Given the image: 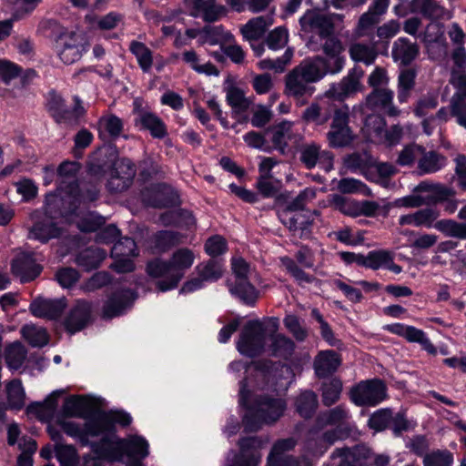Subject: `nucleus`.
<instances>
[{
    "mask_svg": "<svg viewBox=\"0 0 466 466\" xmlns=\"http://www.w3.org/2000/svg\"><path fill=\"white\" fill-rule=\"evenodd\" d=\"M6 405L10 410H21L25 405V393L19 380H13L5 385Z\"/></svg>",
    "mask_w": 466,
    "mask_h": 466,
    "instance_id": "38",
    "label": "nucleus"
},
{
    "mask_svg": "<svg viewBox=\"0 0 466 466\" xmlns=\"http://www.w3.org/2000/svg\"><path fill=\"white\" fill-rule=\"evenodd\" d=\"M135 176L136 168L129 159L123 158L116 161L107 182L108 190L113 193L127 190L131 186Z\"/></svg>",
    "mask_w": 466,
    "mask_h": 466,
    "instance_id": "14",
    "label": "nucleus"
},
{
    "mask_svg": "<svg viewBox=\"0 0 466 466\" xmlns=\"http://www.w3.org/2000/svg\"><path fill=\"white\" fill-rule=\"evenodd\" d=\"M289 41V32L283 26L276 27L267 36L266 43L268 48L279 50L283 48Z\"/></svg>",
    "mask_w": 466,
    "mask_h": 466,
    "instance_id": "63",
    "label": "nucleus"
},
{
    "mask_svg": "<svg viewBox=\"0 0 466 466\" xmlns=\"http://www.w3.org/2000/svg\"><path fill=\"white\" fill-rule=\"evenodd\" d=\"M417 73L412 68H406L400 72L398 76V101L400 103H406L410 97L411 91L415 86V79Z\"/></svg>",
    "mask_w": 466,
    "mask_h": 466,
    "instance_id": "34",
    "label": "nucleus"
},
{
    "mask_svg": "<svg viewBox=\"0 0 466 466\" xmlns=\"http://www.w3.org/2000/svg\"><path fill=\"white\" fill-rule=\"evenodd\" d=\"M317 407V395L311 390L302 392L296 400L297 411L303 418H310Z\"/></svg>",
    "mask_w": 466,
    "mask_h": 466,
    "instance_id": "51",
    "label": "nucleus"
},
{
    "mask_svg": "<svg viewBox=\"0 0 466 466\" xmlns=\"http://www.w3.org/2000/svg\"><path fill=\"white\" fill-rule=\"evenodd\" d=\"M350 107L343 106L334 110L330 130L327 133V139L332 147H344L353 140V135L349 127Z\"/></svg>",
    "mask_w": 466,
    "mask_h": 466,
    "instance_id": "11",
    "label": "nucleus"
},
{
    "mask_svg": "<svg viewBox=\"0 0 466 466\" xmlns=\"http://www.w3.org/2000/svg\"><path fill=\"white\" fill-rule=\"evenodd\" d=\"M287 404L285 400L268 395H256L248 406V413L243 419L246 431H257L263 424L271 425L283 415Z\"/></svg>",
    "mask_w": 466,
    "mask_h": 466,
    "instance_id": "4",
    "label": "nucleus"
},
{
    "mask_svg": "<svg viewBox=\"0 0 466 466\" xmlns=\"http://www.w3.org/2000/svg\"><path fill=\"white\" fill-rule=\"evenodd\" d=\"M269 337L270 344L268 350L270 351V355L288 360L293 354L295 343L291 339L277 332L269 335Z\"/></svg>",
    "mask_w": 466,
    "mask_h": 466,
    "instance_id": "29",
    "label": "nucleus"
},
{
    "mask_svg": "<svg viewBox=\"0 0 466 466\" xmlns=\"http://www.w3.org/2000/svg\"><path fill=\"white\" fill-rule=\"evenodd\" d=\"M92 305L85 299H78L71 307L64 319L66 329L73 334L80 331L91 321Z\"/></svg>",
    "mask_w": 466,
    "mask_h": 466,
    "instance_id": "15",
    "label": "nucleus"
},
{
    "mask_svg": "<svg viewBox=\"0 0 466 466\" xmlns=\"http://www.w3.org/2000/svg\"><path fill=\"white\" fill-rule=\"evenodd\" d=\"M182 57L185 63L198 74L206 76H218L219 74V71L212 63L207 62L200 64V59L194 50L185 51L182 54Z\"/></svg>",
    "mask_w": 466,
    "mask_h": 466,
    "instance_id": "44",
    "label": "nucleus"
},
{
    "mask_svg": "<svg viewBox=\"0 0 466 466\" xmlns=\"http://www.w3.org/2000/svg\"><path fill=\"white\" fill-rule=\"evenodd\" d=\"M349 418V410L344 405H339L318 416L317 421L320 426L338 425Z\"/></svg>",
    "mask_w": 466,
    "mask_h": 466,
    "instance_id": "52",
    "label": "nucleus"
},
{
    "mask_svg": "<svg viewBox=\"0 0 466 466\" xmlns=\"http://www.w3.org/2000/svg\"><path fill=\"white\" fill-rule=\"evenodd\" d=\"M319 80L321 78L318 69L304 59L286 76L285 93L298 104L303 105L316 90L312 84Z\"/></svg>",
    "mask_w": 466,
    "mask_h": 466,
    "instance_id": "6",
    "label": "nucleus"
},
{
    "mask_svg": "<svg viewBox=\"0 0 466 466\" xmlns=\"http://www.w3.org/2000/svg\"><path fill=\"white\" fill-rule=\"evenodd\" d=\"M380 22V20L377 16H374L371 13L365 12L358 21L354 29V35L358 38L368 36L372 40L374 28Z\"/></svg>",
    "mask_w": 466,
    "mask_h": 466,
    "instance_id": "53",
    "label": "nucleus"
},
{
    "mask_svg": "<svg viewBox=\"0 0 466 466\" xmlns=\"http://www.w3.org/2000/svg\"><path fill=\"white\" fill-rule=\"evenodd\" d=\"M226 99L237 113L246 111L251 104V101L245 96L244 91L234 86L226 88Z\"/></svg>",
    "mask_w": 466,
    "mask_h": 466,
    "instance_id": "49",
    "label": "nucleus"
},
{
    "mask_svg": "<svg viewBox=\"0 0 466 466\" xmlns=\"http://www.w3.org/2000/svg\"><path fill=\"white\" fill-rule=\"evenodd\" d=\"M419 46L406 37L398 38L392 46L391 56L395 62L410 65L419 55Z\"/></svg>",
    "mask_w": 466,
    "mask_h": 466,
    "instance_id": "25",
    "label": "nucleus"
},
{
    "mask_svg": "<svg viewBox=\"0 0 466 466\" xmlns=\"http://www.w3.org/2000/svg\"><path fill=\"white\" fill-rule=\"evenodd\" d=\"M56 456L61 466H76L78 457L76 449L71 445H59L56 448Z\"/></svg>",
    "mask_w": 466,
    "mask_h": 466,
    "instance_id": "64",
    "label": "nucleus"
},
{
    "mask_svg": "<svg viewBox=\"0 0 466 466\" xmlns=\"http://www.w3.org/2000/svg\"><path fill=\"white\" fill-rule=\"evenodd\" d=\"M414 192L428 193V195L424 197L425 199L427 200V204H435L438 202L445 201L454 194V192L451 188L441 184L431 183L429 181L420 182L414 188Z\"/></svg>",
    "mask_w": 466,
    "mask_h": 466,
    "instance_id": "28",
    "label": "nucleus"
},
{
    "mask_svg": "<svg viewBox=\"0 0 466 466\" xmlns=\"http://www.w3.org/2000/svg\"><path fill=\"white\" fill-rule=\"evenodd\" d=\"M112 257H137L138 255L136 242L130 238L119 239L111 249Z\"/></svg>",
    "mask_w": 466,
    "mask_h": 466,
    "instance_id": "61",
    "label": "nucleus"
},
{
    "mask_svg": "<svg viewBox=\"0 0 466 466\" xmlns=\"http://www.w3.org/2000/svg\"><path fill=\"white\" fill-rule=\"evenodd\" d=\"M129 51L136 56L141 70L149 72L153 65L152 51L144 43L136 40L130 42Z\"/></svg>",
    "mask_w": 466,
    "mask_h": 466,
    "instance_id": "42",
    "label": "nucleus"
},
{
    "mask_svg": "<svg viewBox=\"0 0 466 466\" xmlns=\"http://www.w3.org/2000/svg\"><path fill=\"white\" fill-rule=\"evenodd\" d=\"M21 333L23 338L32 347H44L48 343V335L46 330L41 327L33 324H27L22 327Z\"/></svg>",
    "mask_w": 466,
    "mask_h": 466,
    "instance_id": "47",
    "label": "nucleus"
},
{
    "mask_svg": "<svg viewBox=\"0 0 466 466\" xmlns=\"http://www.w3.org/2000/svg\"><path fill=\"white\" fill-rule=\"evenodd\" d=\"M350 58L355 62H362L365 65H371L376 57L377 52L373 46L362 43H354L349 49Z\"/></svg>",
    "mask_w": 466,
    "mask_h": 466,
    "instance_id": "46",
    "label": "nucleus"
},
{
    "mask_svg": "<svg viewBox=\"0 0 466 466\" xmlns=\"http://www.w3.org/2000/svg\"><path fill=\"white\" fill-rule=\"evenodd\" d=\"M283 224L289 228L294 236L299 238H308L310 236V228L313 219L307 214H297L287 219H282Z\"/></svg>",
    "mask_w": 466,
    "mask_h": 466,
    "instance_id": "31",
    "label": "nucleus"
},
{
    "mask_svg": "<svg viewBox=\"0 0 466 466\" xmlns=\"http://www.w3.org/2000/svg\"><path fill=\"white\" fill-rule=\"evenodd\" d=\"M131 421V416L124 411H97L88 417L84 425L69 420H60L59 425L68 436L77 439L83 445H90V438L101 436L104 440L113 431L115 423L128 426Z\"/></svg>",
    "mask_w": 466,
    "mask_h": 466,
    "instance_id": "1",
    "label": "nucleus"
},
{
    "mask_svg": "<svg viewBox=\"0 0 466 466\" xmlns=\"http://www.w3.org/2000/svg\"><path fill=\"white\" fill-rule=\"evenodd\" d=\"M360 266L377 270L386 268L395 274H400L402 268L394 263V255L391 251L386 249H379L370 251L364 258H361Z\"/></svg>",
    "mask_w": 466,
    "mask_h": 466,
    "instance_id": "21",
    "label": "nucleus"
},
{
    "mask_svg": "<svg viewBox=\"0 0 466 466\" xmlns=\"http://www.w3.org/2000/svg\"><path fill=\"white\" fill-rule=\"evenodd\" d=\"M195 8L201 14L203 19L208 22H215L227 13L226 7L218 4L216 0H201L195 5Z\"/></svg>",
    "mask_w": 466,
    "mask_h": 466,
    "instance_id": "43",
    "label": "nucleus"
},
{
    "mask_svg": "<svg viewBox=\"0 0 466 466\" xmlns=\"http://www.w3.org/2000/svg\"><path fill=\"white\" fill-rule=\"evenodd\" d=\"M100 136L106 135L111 139L120 137L124 129V122L118 116L108 114L100 117L98 121Z\"/></svg>",
    "mask_w": 466,
    "mask_h": 466,
    "instance_id": "40",
    "label": "nucleus"
},
{
    "mask_svg": "<svg viewBox=\"0 0 466 466\" xmlns=\"http://www.w3.org/2000/svg\"><path fill=\"white\" fill-rule=\"evenodd\" d=\"M11 270L22 282H28L40 274L42 267L35 262L32 255L21 253L13 259Z\"/></svg>",
    "mask_w": 466,
    "mask_h": 466,
    "instance_id": "20",
    "label": "nucleus"
},
{
    "mask_svg": "<svg viewBox=\"0 0 466 466\" xmlns=\"http://www.w3.org/2000/svg\"><path fill=\"white\" fill-rule=\"evenodd\" d=\"M185 236L173 230H161L153 237L154 248L158 252H167L173 247L184 243Z\"/></svg>",
    "mask_w": 466,
    "mask_h": 466,
    "instance_id": "32",
    "label": "nucleus"
},
{
    "mask_svg": "<svg viewBox=\"0 0 466 466\" xmlns=\"http://www.w3.org/2000/svg\"><path fill=\"white\" fill-rule=\"evenodd\" d=\"M136 126L149 131L150 135L155 138H164L167 135V126L164 121L155 113L139 109L137 111Z\"/></svg>",
    "mask_w": 466,
    "mask_h": 466,
    "instance_id": "24",
    "label": "nucleus"
},
{
    "mask_svg": "<svg viewBox=\"0 0 466 466\" xmlns=\"http://www.w3.org/2000/svg\"><path fill=\"white\" fill-rule=\"evenodd\" d=\"M294 123L284 120L271 127V142L275 148L285 154L289 144H299L303 137L294 129Z\"/></svg>",
    "mask_w": 466,
    "mask_h": 466,
    "instance_id": "16",
    "label": "nucleus"
},
{
    "mask_svg": "<svg viewBox=\"0 0 466 466\" xmlns=\"http://www.w3.org/2000/svg\"><path fill=\"white\" fill-rule=\"evenodd\" d=\"M299 160L308 169L319 166L325 171H329L333 167V154L323 150L321 146L315 142L304 144L300 147Z\"/></svg>",
    "mask_w": 466,
    "mask_h": 466,
    "instance_id": "13",
    "label": "nucleus"
},
{
    "mask_svg": "<svg viewBox=\"0 0 466 466\" xmlns=\"http://www.w3.org/2000/svg\"><path fill=\"white\" fill-rule=\"evenodd\" d=\"M228 287L230 293L245 304L253 305L258 299V292L248 279L238 280L234 284L228 283Z\"/></svg>",
    "mask_w": 466,
    "mask_h": 466,
    "instance_id": "36",
    "label": "nucleus"
},
{
    "mask_svg": "<svg viewBox=\"0 0 466 466\" xmlns=\"http://www.w3.org/2000/svg\"><path fill=\"white\" fill-rule=\"evenodd\" d=\"M445 165V157L435 151L426 152L422 147V154L420 155L418 164L420 174L435 173L441 169Z\"/></svg>",
    "mask_w": 466,
    "mask_h": 466,
    "instance_id": "33",
    "label": "nucleus"
},
{
    "mask_svg": "<svg viewBox=\"0 0 466 466\" xmlns=\"http://www.w3.org/2000/svg\"><path fill=\"white\" fill-rule=\"evenodd\" d=\"M293 56V48L288 47L282 56L278 57L277 59H262L258 63V66L262 70L283 72L286 66L291 62Z\"/></svg>",
    "mask_w": 466,
    "mask_h": 466,
    "instance_id": "57",
    "label": "nucleus"
},
{
    "mask_svg": "<svg viewBox=\"0 0 466 466\" xmlns=\"http://www.w3.org/2000/svg\"><path fill=\"white\" fill-rule=\"evenodd\" d=\"M62 411L66 417L88 419L86 416V404L80 398L69 397L65 400Z\"/></svg>",
    "mask_w": 466,
    "mask_h": 466,
    "instance_id": "60",
    "label": "nucleus"
},
{
    "mask_svg": "<svg viewBox=\"0 0 466 466\" xmlns=\"http://www.w3.org/2000/svg\"><path fill=\"white\" fill-rule=\"evenodd\" d=\"M151 191L154 195V198L148 200V204L152 207L166 208L174 206L178 201L177 193L167 186H159L153 188Z\"/></svg>",
    "mask_w": 466,
    "mask_h": 466,
    "instance_id": "41",
    "label": "nucleus"
},
{
    "mask_svg": "<svg viewBox=\"0 0 466 466\" xmlns=\"http://www.w3.org/2000/svg\"><path fill=\"white\" fill-rule=\"evenodd\" d=\"M385 329L392 334L406 339L409 342L420 343L422 349L431 355H435L437 353L436 348L427 337L425 332L421 329L401 323L387 325Z\"/></svg>",
    "mask_w": 466,
    "mask_h": 466,
    "instance_id": "17",
    "label": "nucleus"
},
{
    "mask_svg": "<svg viewBox=\"0 0 466 466\" xmlns=\"http://www.w3.org/2000/svg\"><path fill=\"white\" fill-rule=\"evenodd\" d=\"M391 419L392 410L390 409H380L370 415L368 425L370 429L382 431L390 427Z\"/></svg>",
    "mask_w": 466,
    "mask_h": 466,
    "instance_id": "59",
    "label": "nucleus"
},
{
    "mask_svg": "<svg viewBox=\"0 0 466 466\" xmlns=\"http://www.w3.org/2000/svg\"><path fill=\"white\" fill-rule=\"evenodd\" d=\"M300 31L304 35H311L319 38L332 35L335 30L333 16L320 9L307 10L299 20Z\"/></svg>",
    "mask_w": 466,
    "mask_h": 466,
    "instance_id": "9",
    "label": "nucleus"
},
{
    "mask_svg": "<svg viewBox=\"0 0 466 466\" xmlns=\"http://www.w3.org/2000/svg\"><path fill=\"white\" fill-rule=\"evenodd\" d=\"M438 106V95L435 93H428L422 96L415 104L413 112L419 116L422 117L428 115L431 110H433Z\"/></svg>",
    "mask_w": 466,
    "mask_h": 466,
    "instance_id": "62",
    "label": "nucleus"
},
{
    "mask_svg": "<svg viewBox=\"0 0 466 466\" xmlns=\"http://www.w3.org/2000/svg\"><path fill=\"white\" fill-rule=\"evenodd\" d=\"M332 459H339L338 466H364L362 460L358 456V449L337 448Z\"/></svg>",
    "mask_w": 466,
    "mask_h": 466,
    "instance_id": "58",
    "label": "nucleus"
},
{
    "mask_svg": "<svg viewBox=\"0 0 466 466\" xmlns=\"http://www.w3.org/2000/svg\"><path fill=\"white\" fill-rule=\"evenodd\" d=\"M125 451L134 460L145 459L148 451V442L142 437L134 436L129 438L123 445Z\"/></svg>",
    "mask_w": 466,
    "mask_h": 466,
    "instance_id": "50",
    "label": "nucleus"
},
{
    "mask_svg": "<svg viewBox=\"0 0 466 466\" xmlns=\"http://www.w3.org/2000/svg\"><path fill=\"white\" fill-rule=\"evenodd\" d=\"M106 253L99 248H88L81 251L76 258V263L86 270H91L99 267L106 258Z\"/></svg>",
    "mask_w": 466,
    "mask_h": 466,
    "instance_id": "35",
    "label": "nucleus"
},
{
    "mask_svg": "<svg viewBox=\"0 0 466 466\" xmlns=\"http://www.w3.org/2000/svg\"><path fill=\"white\" fill-rule=\"evenodd\" d=\"M440 213L432 208L419 209L413 213L400 216V226H413L416 228H434L449 238L466 239V222H458L453 219L444 218L437 220Z\"/></svg>",
    "mask_w": 466,
    "mask_h": 466,
    "instance_id": "3",
    "label": "nucleus"
},
{
    "mask_svg": "<svg viewBox=\"0 0 466 466\" xmlns=\"http://www.w3.org/2000/svg\"><path fill=\"white\" fill-rule=\"evenodd\" d=\"M26 356L27 350L19 341H15L5 347V360L10 370H19L23 366Z\"/></svg>",
    "mask_w": 466,
    "mask_h": 466,
    "instance_id": "37",
    "label": "nucleus"
},
{
    "mask_svg": "<svg viewBox=\"0 0 466 466\" xmlns=\"http://www.w3.org/2000/svg\"><path fill=\"white\" fill-rule=\"evenodd\" d=\"M196 271L205 282H212L222 277L223 267L218 261L209 259L205 263L198 265Z\"/></svg>",
    "mask_w": 466,
    "mask_h": 466,
    "instance_id": "55",
    "label": "nucleus"
},
{
    "mask_svg": "<svg viewBox=\"0 0 466 466\" xmlns=\"http://www.w3.org/2000/svg\"><path fill=\"white\" fill-rule=\"evenodd\" d=\"M307 60L318 69L321 79L329 74L337 75L340 73L346 64L344 54L318 55L307 58Z\"/></svg>",
    "mask_w": 466,
    "mask_h": 466,
    "instance_id": "19",
    "label": "nucleus"
},
{
    "mask_svg": "<svg viewBox=\"0 0 466 466\" xmlns=\"http://www.w3.org/2000/svg\"><path fill=\"white\" fill-rule=\"evenodd\" d=\"M135 299V295L130 289L115 292L105 303L103 316L108 319L119 316L131 306Z\"/></svg>",
    "mask_w": 466,
    "mask_h": 466,
    "instance_id": "23",
    "label": "nucleus"
},
{
    "mask_svg": "<svg viewBox=\"0 0 466 466\" xmlns=\"http://www.w3.org/2000/svg\"><path fill=\"white\" fill-rule=\"evenodd\" d=\"M386 127L385 119L378 114L369 115L364 123V131L370 140L382 141L384 128Z\"/></svg>",
    "mask_w": 466,
    "mask_h": 466,
    "instance_id": "48",
    "label": "nucleus"
},
{
    "mask_svg": "<svg viewBox=\"0 0 466 466\" xmlns=\"http://www.w3.org/2000/svg\"><path fill=\"white\" fill-rule=\"evenodd\" d=\"M59 200L60 198L56 194H47L46 196V213L42 214L39 211L32 213L31 218L34 220V225L29 229V238L36 239L45 243L49 239L59 236L60 230L50 218V215L53 212L52 205H55Z\"/></svg>",
    "mask_w": 466,
    "mask_h": 466,
    "instance_id": "8",
    "label": "nucleus"
},
{
    "mask_svg": "<svg viewBox=\"0 0 466 466\" xmlns=\"http://www.w3.org/2000/svg\"><path fill=\"white\" fill-rule=\"evenodd\" d=\"M271 21L264 16H258L249 20L242 28L243 36L248 40H258L265 33Z\"/></svg>",
    "mask_w": 466,
    "mask_h": 466,
    "instance_id": "45",
    "label": "nucleus"
},
{
    "mask_svg": "<svg viewBox=\"0 0 466 466\" xmlns=\"http://www.w3.org/2000/svg\"><path fill=\"white\" fill-rule=\"evenodd\" d=\"M295 441L292 438L277 441L268 458L267 466H297L296 461L285 454L295 447Z\"/></svg>",
    "mask_w": 466,
    "mask_h": 466,
    "instance_id": "26",
    "label": "nucleus"
},
{
    "mask_svg": "<svg viewBox=\"0 0 466 466\" xmlns=\"http://www.w3.org/2000/svg\"><path fill=\"white\" fill-rule=\"evenodd\" d=\"M319 39L321 42L318 44L314 37L310 36L307 46L313 51H321L323 55L344 54L345 46L342 41L333 34Z\"/></svg>",
    "mask_w": 466,
    "mask_h": 466,
    "instance_id": "30",
    "label": "nucleus"
},
{
    "mask_svg": "<svg viewBox=\"0 0 466 466\" xmlns=\"http://www.w3.org/2000/svg\"><path fill=\"white\" fill-rule=\"evenodd\" d=\"M195 261L194 252L187 248L177 249L169 259L155 258L147 265V274L155 279H159L157 288L165 292L177 287Z\"/></svg>",
    "mask_w": 466,
    "mask_h": 466,
    "instance_id": "2",
    "label": "nucleus"
},
{
    "mask_svg": "<svg viewBox=\"0 0 466 466\" xmlns=\"http://www.w3.org/2000/svg\"><path fill=\"white\" fill-rule=\"evenodd\" d=\"M392 90L388 88H374L366 98L367 106L372 110H380L387 113L390 116H398L400 110L393 105Z\"/></svg>",
    "mask_w": 466,
    "mask_h": 466,
    "instance_id": "18",
    "label": "nucleus"
},
{
    "mask_svg": "<svg viewBox=\"0 0 466 466\" xmlns=\"http://www.w3.org/2000/svg\"><path fill=\"white\" fill-rule=\"evenodd\" d=\"M412 7L415 12L431 20L443 18L446 15L445 8L436 0H412Z\"/></svg>",
    "mask_w": 466,
    "mask_h": 466,
    "instance_id": "39",
    "label": "nucleus"
},
{
    "mask_svg": "<svg viewBox=\"0 0 466 466\" xmlns=\"http://www.w3.org/2000/svg\"><path fill=\"white\" fill-rule=\"evenodd\" d=\"M45 26L51 31L56 47L62 62L70 65L78 61L85 51L82 38L73 31L61 26L56 20H47Z\"/></svg>",
    "mask_w": 466,
    "mask_h": 466,
    "instance_id": "7",
    "label": "nucleus"
},
{
    "mask_svg": "<svg viewBox=\"0 0 466 466\" xmlns=\"http://www.w3.org/2000/svg\"><path fill=\"white\" fill-rule=\"evenodd\" d=\"M387 398V387L380 380L360 381L350 390V400L357 406H376Z\"/></svg>",
    "mask_w": 466,
    "mask_h": 466,
    "instance_id": "10",
    "label": "nucleus"
},
{
    "mask_svg": "<svg viewBox=\"0 0 466 466\" xmlns=\"http://www.w3.org/2000/svg\"><path fill=\"white\" fill-rule=\"evenodd\" d=\"M66 306V299H36L30 305L31 313L37 318L56 319Z\"/></svg>",
    "mask_w": 466,
    "mask_h": 466,
    "instance_id": "22",
    "label": "nucleus"
},
{
    "mask_svg": "<svg viewBox=\"0 0 466 466\" xmlns=\"http://www.w3.org/2000/svg\"><path fill=\"white\" fill-rule=\"evenodd\" d=\"M322 402L325 406L329 407L336 403L342 391V382L337 378H333L322 384Z\"/></svg>",
    "mask_w": 466,
    "mask_h": 466,
    "instance_id": "54",
    "label": "nucleus"
},
{
    "mask_svg": "<svg viewBox=\"0 0 466 466\" xmlns=\"http://www.w3.org/2000/svg\"><path fill=\"white\" fill-rule=\"evenodd\" d=\"M279 327L277 318L248 321L237 343L238 350L250 358L258 356L265 350L267 337L278 332Z\"/></svg>",
    "mask_w": 466,
    "mask_h": 466,
    "instance_id": "5",
    "label": "nucleus"
},
{
    "mask_svg": "<svg viewBox=\"0 0 466 466\" xmlns=\"http://www.w3.org/2000/svg\"><path fill=\"white\" fill-rule=\"evenodd\" d=\"M340 362V359L335 351H320L314 360L315 373L319 378H325L335 372Z\"/></svg>",
    "mask_w": 466,
    "mask_h": 466,
    "instance_id": "27",
    "label": "nucleus"
},
{
    "mask_svg": "<svg viewBox=\"0 0 466 466\" xmlns=\"http://www.w3.org/2000/svg\"><path fill=\"white\" fill-rule=\"evenodd\" d=\"M364 71L360 66H354L339 82L332 84L326 92L328 97L342 101L347 97L362 91L361 78Z\"/></svg>",
    "mask_w": 466,
    "mask_h": 466,
    "instance_id": "12",
    "label": "nucleus"
},
{
    "mask_svg": "<svg viewBox=\"0 0 466 466\" xmlns=\"http://www.w3.org/2000/svg\"><path fill=\"white\" fill-rule=\"evenodd\" d=\"M329 110L323 111L317 103L309 105L302 113L301 118L306 123H314L318 126L325 125L330 118Z\"/></svg>",
    "mask_w": 466,
    "mask_h": 466,
    "instance_id": "56",
    "label": "nucleus"
}]
</instances>
